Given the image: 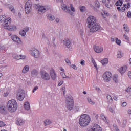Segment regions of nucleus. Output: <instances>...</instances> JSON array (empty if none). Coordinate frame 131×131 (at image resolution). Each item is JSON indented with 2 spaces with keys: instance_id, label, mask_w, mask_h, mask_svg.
Returning a JSON list of instances; mask_svg holds the SVG:
<instances>
[{
  "instance_id": "c03bdc74",
  "label": "nucleus",
  "mask_w": 131,
  "mask_h": 131,
  "mask_svg": "<svg viewBox=\"0 0 131 131\" xmlns=\"http://www.w3.org/2000/svg\"><path fill=\"white\" fill-rule=\"evenodd\" d=\"M65 61L69 66H71V62H70V60L68 58L66 59Z\"/></svg>"
},
{
  "instance_id": "4be33fe9",
  "label": "nucleus",
  "mask_w": 131,
  "mask_h": 131,
  "mask_svg": "<svg viewBox=\"0 0 131 131\" xmlns=\"http://www.w3.org/2000/svg\"><path fill=\"white\" fill-rule=\"evenodd\" d=\"M100 117L106 124H108L109 123V122L108 121V120H107V118L105 116V115L104 114H101Z\"/></svg>"
},
{
  "instance_id": "c9c22d12",
  "label": "nucleus",
  "mask_w": 131,
  "mask_h": 131,
  "mask_svg": "<svg viewBox=\"0 0 131 131\" xmlns=\"http://www.w3.org/2000/svg\"><path fill=\"white\" fill-rule=\"evenodd\" d=\"M123 57V54H122V52L121 51H119L117 54V58H122Z\"/></svg>"
},
{
  "instance_id": "6e6d98bb",
  "label": "nucleus",
  "mask_w": 131,
  "mask_h": 131,
  "mask_svg": "<svg viewBox=\"0 0 131 131\" xmlns=\"http://www.w3.org/2000/svg\"><path fill=\"white\" fill-rule=\"evenodd\" d=\"M61 75L62 76V78H66V74L65 73L62 72L61 73Z\"/></svg>"
},
{
  "instance_id": "3c124183",
  "label": "nucleus",
  "mask_w": 131,
  "mask_h": 131,
  "mask_svg": "<svg viewBox=\"0 0 131 131\" xmlns=\"http://www.w3.org/2000/svg\"><path fill=\"white\" fill-rule=\"evenodd\" d=\"M23 30L25 32V33H26V32H28V31H29V28H28V27H25L24 29H23Z\"/></svg>"
},
{
  "instance_id": "5fc2aeb1",
  "label": "nucleus",
  "mask_w": 131,
  "mask_h": 131,
  "mask_svg": "<svg viewBox=\"0 0 131 131\" xmlns=\"http://www.w3.org/2000/svg\"><path fill=\"white\" fill-rule=\"evenodd\" d=\"M127 16L128 17V18H131V12L130 11H128L127 12Z\"/></svg>"
},
{
  "instance_id": "09e8293b",
  "label": "nucleus",
  "mask_w": 131,
  "mask_h": 131,
  "mask_svg": "<svg viewBox=\"0 0 131 131\" xmlns=\"http://www.w3.org/2000/svg\"><path fill=\"white\" fill-rule=\"evenodd\" d=\"M6 124L5 123L2 121H0V127H3V126H5Z\"/></svg>"
},
{
  "instance_id": "bb28decb",
  "label": "nucleus",
  "mask_w": 131,
  "mask_h": 131,
  "mask_svg": "<svg viewBox=\"0 0 131 131\" xmlns=\"http://www.w3.org/2000/svg\"><path fill=\"white\" fill-rule=\"evenodd\" d=\"M101 63L104 66V65H106L108 64V59L107 58H104L103 60L101 61Z\"/></svg>"
},
{
  "instance_id": "a18cd8bd",
  "label": "nucleus",
  "mask_w": 131,
  "mask_h": 131,
  "mask_svg": "<svg viewBox=\"0 0 131 131\" xmlns=\"http://www.w3.org/2000/svg\"><path fill=\"white\" fill-rule=\"evenodd\" d=\"M80 63L81 65H82V66H85V61H84V60L83 59L81 60Z\"/></svg>"
},
{
  "instance_id": "774afa93",
  "label": "nucleus",
  "mask_w": 131,
  "mask_h": 131,
  "mask_svg": "<svg viewBox=\"0 0 131 131\" xmlns=\"http://www.w3.org/2000/svg\"><path fill=\"white\" fill-rule=\"evenodd\" d=\"M8 95H9V93H5L4 94V97H8Z\"/></svg>"
},
{
  "instance_id": "13d9d810",
  "label": "nucleus",
  "mask_w": 131,
  "mask_h": 131,
  "mask_svg": "<svg viewBox=\"0 0 131 131\" xmlns=\"http://www.w3.org/2000/svg\"><path fill=\"white\" fill-rule=\"evenodd\" d=\"M124 11H125V7L121 8V13H122L123 12H124Z\"/></svg>"
},
{
  "instance_id": "e2e57ef3",
  "label": "nucleus",
  "mask_w": 131,
  "mask_h": 131,
  "mask_svg": "<svg viewBox=\"0 0 131 131\" xmlns=\"http://www.w3.org/2000/svg\"><path fill=\"white\" fill-rule=\"evenodd\" d=\"M128 75L129 78L131 79V72H130V71H129V72H128Z\"/></svg>"
},
{
  "instance_id": "680f3d73",
  "label": "nucleus",
  "mask_w": 131,
  "mask_h": 131,
  "mask_svg": "<svg viewBox=\"0 0 131 131\" xmlns=\"http://www.w3.org/2000/svg\"><path fill=\"white\" fill-rule=\"evenodd\" d=\"M93 64H94L95 68H96V69L97 70H98V67L97 66V63L95 62V63H93Z\"/></svg>"
},
{
  "instance_id": "b1692460",
  "label": "nucleus",
  "mask_w": 131,
  "mask_h": 131,
  "mask_svg": "<svg viewBox=\"0 0 131 131\" xmlns=\"http://www.w3.org/2000/svg\"><path fill=\"white\" fill-rule=\"evenodd\" d=\"M16 124L17 125H23L24 124V120L21 119H18L16 121Z\"/></svg>"
},
{
  "instance_id": "72a5a7b5",
  "label": "nucleus",
  "mask_w": 131,
  "mask_h": 131,
  "mask_svg": "<svg viewBox=\"0 0 131 131\" xmlns=\"http://www.w3.org/2000/svg\"><path fill=\"white\" fill-rule=\"evenodd\" d=\"M113 80L114 81V82H116V83H117L118 82V80L117 79V75H114L113 77Z\"/></svg>"
},
{
  "instance_id": "8fccbe9b",
  "label": "nucleus",
  "mask_w": 131,
  "mask_h": 131,
  "mask_svg": "<svg viewBox=\"0 0 131 131\" xmlns=\"http://www.w3.org/2000/svg\"><path fill=\"white\" fill-rule=\"evenodd\" d=\"M95 6L96 8H100V3L98 2H95Z\"/></svg>"
},
{
  "instance_id": "c756f323",
  "label": "nucleus",
  "mask_w": 131,
  "mask_h": 131,
  "mask_svg": "<svg viewBox=\"0 0 131 131\" xmlns=\"http://www.w3.org/2000/svg\"><path fill=\"white\" fill-rule=\"evenodd\" d=\"M79 9L80 12H84V11H86V8L85 6H80Z\"/></svg>"
},
{
  "instance_id": "f8f14e48",
  "label": "nucleus",
  "mask_w": 131,
  "mask_h": 131,
  "mask_svg": "<svg viewBox=\"0 0 131 131\" xmlns=\"http://www.w3.org/2000/svg\"><path fill=\"white\" fill-rule=\"evenodd\" d=\"M88 131H102V128L99 125L95 124L92 128L88 129Z\"/></svg>"
},
{
  "instance_id": "f257e3e1",
  "label": "nucleus",
  "mask_w": 131,
  "mask_h": 131,
  "mask_svg": "<svg viewBox=\"0 0 131 131\" xmlns=\"http://www.w3.org/2000/svg\"><path fill=\"white\" fill-rule=\"evenodd\" d=\"M6 107L9 112L14 113L18 109V104L17 101L12 99L8 102Z\"/></svg>"
},
{
  "instance_id": "4c0bfd02",
  "label": "nucleus",
  "mask_w": 131,
  "mask_h": 131,
  "mask_svg": "<svg viewBox=\"0 0 131 131\" xmlns=\"http://www.w3.org/2000/svg\"><path fill=\"white\" fill-rule=\"evenodd\" d=\"M127 123V120H124L123 121V123L122 124V127H125V126H126Z\"/></svg>"
},
{
  "instance_id": "de8ad7c7",
  "label": "nucleus",
  "mask_w": 131,
  "mask_h": 131,
  "mask_svg": "<svg viewBox=\"0 0 131 131\" xmlns=\"http://www.w3.org/2000/svg\"><path fill=\"white\" fill-rule=\"evenodd\" d=\"M114 126V129L115 131H119V129H118V127L116 125H113Z\"/></svg>"
},
{
  "instance_id": "39448f33",
  "label": "nucleus",
  "mask_w": 131,
  "mask_h": 131,
  "mask_svg": "<svg viewBox=\"0 0 131 131\" xmlns=\"http://www.w3.org/2000/svg\"><path fill=\"white\" fill-rule=\"evenodd\" d=\"M26 94L25 93V91L22 89H19L16 92V99L18 101H23L25 98V96Z\"/></svg>"
},
{
  "instance_id": "cd10ccee",
  "label": "nucleus",
  "mask_w": 131,
  "mask_h": 131,
  "mask_svg": "<svg viewBox=\"0 0 131 131\" xmlns=\"http://www.w3.org/2000/svg\"><path fill=\"white\" fill-rule=\"evenodd\" d=\"M87 101H88V103H89V104H90V105H95V102H94V101H93V100H92V99L91 98L88 97Z\"/></svg>"
},
{
  "instance_id": "69168bd1",
  "label": "nucleus",
  "mask_w": 131,
  "mask_h": 131,
  "mask_svg": "<svg viewBox=\"0 0 131 131\" xmlns=\"http://www.w3.org/2000/svg\"><path fill=\"white\" fill-rule=\"evenodd\" d=\"M91 61H92V63H93V64L96 63V61H95V59H94L93 58H91Z\"/></svg>"
},
{
  "instance_id": "603ef678",
  "label": "nucleus",
  "mask_w": 131,
  "mask_h": 131,
  "mask_svg": "<svg viewBox=\"0 0 131 131\" xmlns=\"http://www.w3.org/2000/svg\"><path fill=\"white\" fill-rule=\"evenodd\" d=\"M70 7H71V11H72L73 12H75V9H74V7H73V6L72 5V4L70 5Z\"/></svg>"
},
{
  "instance_id": "ea45409f",
  "label": "nucleus",
  "mask_w": 131,
  "mask_h": 131,
  "mask_svg": "<svg viewBox=\"0 0 131 131\" xmlns=\"http://www.w3.org/2000/svg\"><path fill=\"white\" fill-rule=\"evenodd\" d=\"M45 125H50L51 124V121L49 120H46L44 121Z\"/></svg>"
},
{
  "instance_id": "2f4dec72",
  "label": "nucleus",
  "mask_w": 131,
  "mask_h": 131,
  "mask_svg": "<svg viewBox=\"0 0 131 131\" xmlns=\"http://www.w3.org/2000/svg\"><path fill=\"white\" fill-rule=\"evenodd\" d=\"M9 9L11 12H12V13H15V9H14V6L9 5Z\"/></svg>"
},
{
  "instance_id": "864d4df0",
  "label": "nucleus",
  "mask_w": 131,
  "mask_h": 131,
  "mask_svg": "<svg viewBox=\"0 0 131 131\" xmlns=\"http://www.w3.org/2000/svg\"><path fill=\"white\" fill-rule=\"evenodd\" d=\"M72 68L75 69V70H77V67H76V66H75V64H72Z\"/></svg>"
},
{
  "instance_id": "338daca9",
  "label": "nucleus",
  "mask_w": 131,
  "mask_h": 131,
  "mask_svg": "<svg viewBox=\"0 0 131 131\" xmlns=\"http://www.w3.org/2000/svg\"><path fill=\"white\" fill-rule=\"evenodd\" d=\"M59 69L61 71H62V72H64V71H65V70H64V69H63V68L62 67H60Z\"/></svg>"
},
{
  "instance_id": "1a4fd4ad",
  "label": "nucleus",
  "mask_w": 131,
  "mask_h": 131,
  "mask_svg": "<svg viewBox=\"0 0 131 131\" xmlns=\"http://www.w3.org/2000/svg\"><path fill=\"white\" fill-rule=\"evenodd\" d=\"M103 78L106 82H109L112 78V74L110 72H105L103 74Z\"/></svg>"
},
{
  "instance_id": "a19ab883",
  "label": "nucleus",
  "mask_w": 131,
  "mask_h": 131,
  "mask_svg": "<svg viewBox=\"0 0 131 131\" xmlns=\"http://www.w3.org/2000/svg\"><path fill=\"white\" fill-rule=\"evenodd\" d=\"M4 17H5V15H1L0 16V21H1V22H4L6 21V20H7V19L6 18H4Z\"/></svg>"
},
{
  "instance_id": "4468645a",
  "label": "nucleus",
  "mask_w": 131,
  "mask_h": 131,
  "mask_svg": "<svg viewBox=\"0 0 131 131\" xmlns=\"http://www.w3.org/2000/svg\"><path fill=\"white\" fill-rule=\"evenodd\" d=\"M50 76L53 80H55L57 78V74L55 72V70L52 69L50 72Z\"/></svg>"
},
{
  "instance_id": "a878e982",
  "label": "nucleus",
  "mask_w": 131,
  "mask_h": 131,
  "mask_svg": "<svg viewBox=\"0 0 131 131\" xmlns=\"http://www.w3.org/2000/svg\"><path fill=\"white\" fill-rule=\"evenodd\" d=\"M48 19L49 21H54V20H55V16L52 14H49L48 16Z\"/></svg>"
},
{
  "instance_id": "9d476101",
  "label": "nucleus",
  "mask_w": 131,
  "mask_h": 131,
  "mask_svg": "<svg viewBox=\"0 0 131 131\" xmlns=\"http://www.w3.org/2000/svg\"><path fill=\"white\" fill-rule=\"evenodd\" d=\"M100 29H101V26L100 24L96 23L91 26V28H90V32H96V31H98V30H100Z\"/></svg>"
},
{
  "instance_id": "412c9836",
  "label": "nucleus",
  "mask_w": 131,
  "mask_h": 131,
  "mask_svg": "<svg viewBox=\"0 0 131 131\" xmlns=\"http://www.w3.org/2000/svg\"><path fill=\"white\" fill-rule=\"evenodd\" d=\"M29 71V66L28 65L25 66L23 70H22V73H24V74H26V73H27Z\"/></svg>"
},
{
  "instance_id": "6ab92c4d",
  "label": "nucleus",
  "mask_w": 131,
  "mask_h": 131,
  "mask_svg": "<svg viewBox=\"0 0 131 131\" xmlns=\"http://www.w3.org/2000/svg\"><path fill=\"white\" fill-rule=\"evenodd\" d=\"M31 77H36L38 75V72L35 69H33L31 72Z\"/></svg>"
},
{
  "instance_id": "0e129e2a",
  "label": "nucleus",
  "mask_w": 131,
  "mask_h": 131,
  "mask_svg": "<svg viewBox=\"0 0 131 131\" xmlns=\"http://www.w3.org/2000/svg\"><path fill=\"white\" fill-rule=\"evenodd\" d=\"M96 90L97 92H98V93H100L101 92V89H100V88H97Z\"/></svg>"
},
{
  "instance_id": "9b49d317",
  "label": "nucleus",
  "mask_w": 131,
  "mask_h": 131,
  "mask_svg": "<svg viewBox=\"0 0 131 131\" xmlns=\"http://www.w3.org/2000/svg\"><path fill=\"white\" fill-rule=\"evenodd\" d=\"M30 52L32 56L34 57V58H38V57H39V51L37 49L32 48Z\"/></svg>"
},
{
  "instance_id": "ddd939ff",
  "label": "nucleus",
  "mask_w": 131,
  "mask_h": 131,
  "mask_svg": "<svg viewBox=\"0 0 131 131\" xmlns=\"http://www.w3.org/2000/svg\"><path fill=\"white\" fill-rule=\"evenodd\" d=\"M61 8L66 13H70L71 16H72V13H71V11L70 10L69 7H68L65 4H62Z\"/></svg>"
},
{
  "instance_id": "f03ea898",
  "label": "nucleus",
  "mask_w": 131,
  "mask_h": 131,
  "mask_svg": "<svg viewBox=\"0 0 131 131\" xmlns=\"http://www.w3.org/2000/svg\"><path fill=\"white\" fill-rule=\"evenodd\" d=\"M91 121V118L90 116L86 114L82 115L80 118L79 124L81 126H86Z\"/></svg>"
},
{
  "instance_id": "2eb2a0df",
  "label": "nucleus",
  "mask_w": 131,
  "mask_h": 131,
  "mask_svg": "<svg viewBox=\"0 0 131 131\" xmlns=\"http://www.w3.org/2000/svg\"><path fill=\"white\" fill-rule=\"evenodd\" d=\"M94 50L96 53H102L103 52L104 49L103 47H100L98 46H94Z\"/></svg>"
},
{
  "instance_id": "4d7b16f0",
  "label": "nucleus",
  "mask_w": 131,
  "mask_h": 131,
  "mask_svg": "<svg viewBox=\"0 0 131 131\" xmlns=\"http://www.w3.org/2000/svg\"><path fill=\"white\" fill-rule=\"evenodd\" d=\"M123 38H125V39H126V40H128V39H129V38L127 36L125 35V34L123 35Z\"/></svg>"
},
{
  "instance_id": "f704fd0d",
  "label": "nucleus",
  "mask_w": 131,
  "mask_h": 131,
  "mask_svg": "<svg viewBox=\"0 0 131 131\" xmlns=\"http://www.w3.org/2000/svg\"><path fill=\"white\" fill-rule=\"evenodd\" d=\"M123 26L125 31L126 32H128L129 31V28H128V27L126 25L124 24Z\"/></svg>"
},
{
  "instance_id": "20e7f679",
  "label": "nucleus",
  "mask_w": 131,
  "mask_h": 131,
  "mask_svg": "<svg viewBox=\"0 0 131 131\" xmlns=\"http://www.w3.org/2000/svg\"><path fill=\"white\" fill-rule=\"evenodd\" d=\"M87 27L90 28L97 23V19L94 16H90L87 18Z\"/></svg>"
},
{
  "instance_id": "aec40b11",
  "label": "nucleus",
  "mask_w": 131,
  "mask_h": 131,
  "mask_svg": "<svg viewBox=\"0 0 131 131\" xmlns=\"http://www.w3.org/2000/svg\"><path fill=\"white\" fill-rule=\"evenodd\" d=\"M48 8H46V7H45L43 6H40L38 9V13L39 14H41V13H45L46 12V11H47V10H48Z\"/></svg>"
},
{
  "instance_id": "423d86ee",
  "label": "nucleus",
  "mask_w": 131,
  "mask_h": 131,
  "mask_svg": "<svg viewBox=\"0 0 131 131\" xmlns=\"http://www.w3.org/2000/svg\"><path fill=\"white\" fill-rule=\"evenodd\" d=\"M66 105L67 109L72 110L73 109L74 101L73 99L70 97H67L66 101Z\"/></svg>"
},
{
  "instance_id": "37998d69",
  "label": "nucleus",
  "mask_w": 131,
  "mask_h": 131,
  "mask_svg": "<svg viewBox=\"0 0 131 131\" xmlns=\"http://www.w3.org/2000/svg\"><path fill=\"white\" fill-rule=\"evenodd\" d=\"M116 43H117V45H119V46H120V43H121V41L118 39V38H116Z\"/></svg>"
},
{
  "instance_id": "c85d7f7f",
  "label": "nucleus",
  "mask_w": 131,
  "mask_h": 131,
  "mask_svg": "<svg viewBox=\"0 0 131 131\" xmlns=\"http://www.w3.org/2000/svg\"><path fill=\"white\" fill-rule=\"evenodd\" d=\"M55 41H56V37H53L51 42L52 43L54 48H56V42Z\"/></svg>"
},
{
  "instance_id": "f3484780",
  "label": "nucleus",
  "mask_w": 131,
  "mask_h": 131,
  "mask_svg": "<svg viewBox=\"0 0 131 131\" xmlns=\"http://www.w3.org/2000/svg\"><path fill=\"white\" fill-rule=\"evenodd\" d=\"M63 45L66 46L67 48H68L69 49H70V43H71V41H70L69 39L65 38L63 41Z\"/></svg>"
},
{
  "instance_id": "473e14b6",
  "label": "nucleus",
  "mask_w": 131,
  "mask_h": 131,
  "mask_svg": "<svg viewBox=\"0 0 131 131\" xmlns=\"http://www.w3.org/2000/svg\"><path fill=\"white\" fill-rule=\"evenodd\" d=\"M110 112L114 114L115 113V106H111L109 109Z\"/></svg>"
},
{
  "instance_id": "393cba45",
  "label": "nucleus",
  "mask_w": 131,
  "mask_h": 131,
  "mask_svg": "<svg viewBox=\"0 0 131 131\" xmlns=\"http://www.w3.org/2000/svg\"><path fill=\"white\" fill-rule=\"evenodd\" d=\"M24 108L25 110H29L30 109V104H29V102H26L24 104Z\"/></svg>"
},
{
  "instance_id": "bf43d9fd",
  "label": "nucleus",
  "mask_w": 131,
  "mask_h": 131,
  "mask_svg": "<svg viewBox=\"0 0 131 131\" xmlns=\"http://www.w3.org/2000/svg\"><path fill=\"white\" fill-rule=\"evenodd\" d=\"M127 105V103H126V102H123L122 103V107H125Z\"/></svg>"
},
{
  "instance_id": "dca6fc26",
  "label": "nucleus",
  "mask_w": 131,
  "mask_h": 131,
  "mask_svg": "<svg viewBox=\"0 0 131 131\" xmlns=\"http://www.w3.org/2000/svg\"><path fill=\"white\" fill-rule=\"evenodd\" d=\"M12 57L14 59H15V60H20V59L24 60V59H25V56L21 55L19 56L16 54H14Z\"/></svg>"
},
{
  "instance_id": "a211bd4d",
  "label": "nucleus",
  "mask_w": 131,
  "mask_h": 131,
  "mask_svg": "<svg viewBox=\"0 0 131 131\" xmlns=\"http://www.w3.org/2000/svg\"><path fill=\"white\" fill-rule=\"evenodd\" d=\"M11 39H12V40H13V41L17 42V43H20V42H21V39H19V37L16 35H12L11 36Z\"/></svg>"
},
{
  "instance_id": "0eeeda50",
  "label": "nucleus",
  "mask_w": 131,
  "mask_h": 131,
  "mask_svg": "<svg viewBox=\"0 0 131 131\" xmlns=\"http://www.w3.org/2000/svg\"><path fill=\"white\" fill-rule=\"evenodd\" d=\"M25 11L26 14H29L32 11V2L28 1L25 5Z\"/></svg>"
},
{
  "instance_id": "5701e85b",
  "label": "nucleus",
  "mask_w": 131,
  "mask_h": 131,
  "mask_svg": "<svg viewBox=\"0 0 131 131\" xmlns=\"http://www.w3.org/2000/svg\"><path fill=\"white\" fill-rule=\"evenodd\" d=\"M126 69H127V67L124 66V67H122L121 68L119 69V71L121 74L125 73V71H126Z\"/></svg>"
},
{
  "instance_id": "e433bc0d",
  "label": "nucleus",
  "mask_w": 131,
  "mask_h": 131,
  "mask_svg": "<svg viewBox=\"0 0 131 131\" xmlns=\"http://www.w3.org/2000/svg\"><path fill=\"white\" fill-rule=\"evenodd\" d=\"M19 34L21 35V36H25V35H26V33L25 31L23 30L19 32Z\"/></svg>"
},
{
  "instance_id": "79ce46f5",
  "label": "nucleus",
  "mask_w": 131,
  "mask_h": 131,
  "mask_svg": "<svg viewBox=\"0 0 131 131\" xmlns=\"http://www.w3.org/2000/svg\"><path fill=\"white\" fill-rule=\"evenodd\" d=\"M106 98L108 102H112V97H111V96L107 95Z\"/></svg>"
},
{
  "instance_id": "49530a36",
  "label": "nucleus",
  "mask_w": 131,
  "mask_h": 131,
  "mask_svg": "<svg viewBox=\"0 0 131 131\" xmlns=\"http://www.w3.org/2000/svg\"><path fill=\"white\" fill-rule=\"evenodd\" d=\"M37 90H38V86H36L34 87V88L33 89V90H32V93H35V92L36 91H37Z\"/></svg>"
},
{
  "instance_id": "6e6552de",
  "label": "nucleus",
  "mask_w": 131,
  "mask_h": 131,
  "mask_svg": "<svg viewBox=\"0 0 131 131\" xmlns=\"http://www.w3.org/2000/svg\"><path fill=\"white\" fill-rule=\"evenodd\" d=\"M40 75L42 79L43 80L49 81L50 79H51V76H50V74H49V73L46 71H41L40 72Z\"/></svg>"
},
{
  "instance_id": "052dcab7",
  "label": "nucleus",
  "mask_w": 131,
  "mask_h": 131,
  "mask_svg": "<svg viewBox=\"0 0 131 131\" xmlns=\"http://www.w3.org/2000/svg\"><path fill=\"white\" fill-rule=\"evenodd\" d=\"M63 82H64V81H60V82L58 83V86H61V85H62V84H63Z\"/></svg>"
},
{
  "instance_id": "7c9ffc66",
  "label": "nucleus",
  "mask_w": 131,
  "mask_h": 131,
  "mask_svg": "<svg viewBox=\"0 0 131 131\" xmlns=\"http://www.w3.org/2000/svg\"><path fill=\"white\" fill-rule=\"evenodd\" d=\"M122 4H123L122 1L119 0L116 3V6L121 7V6H122Z\"/></svg>"
},
{
  "instance_id": "7ed1b4c3",
  "label": "nucleus",
  "mask_w": 131,
  "mask_h": 131,
  "mask_svg": "<svg viewBox=\"0 0 131 131\" xmlns=\"http://www.w3.org/2000/svg\"><path fill=\"white\" fill-rule=\"evenodd\" d=\"M11 18H8L3 23V25L5 29H7L9 31H15L16 29V26L11 25Z\"/></svg>"
},
{
  "instance_id": "58836bf2",
  "label": "nucleus",
  "mask_w": 131,
  "mask_h": 131,
  "mask_svg": "<svg viewBox=\"0 0 131 131\" xmlns=\"http://www.w3.org/2000/svg\"><path fill=\"white\" fill-rule=\"evenodd\" d=\"M0 112L1 113H5L6 112V110H5V107L0 106Z\"/></svg>"
}]
</instances>
